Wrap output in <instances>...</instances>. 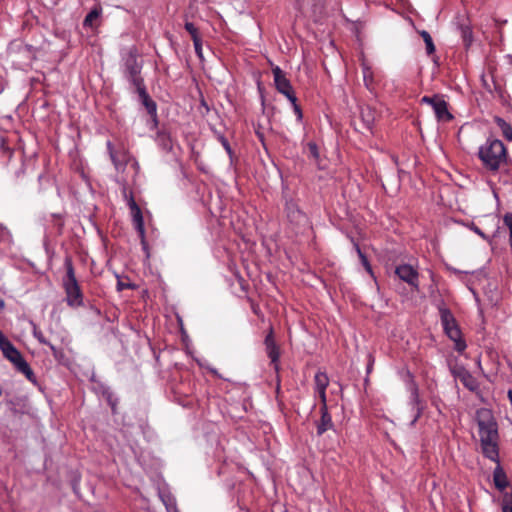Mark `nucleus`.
<instances>
[{
    "mask_svg": "<svg viewBox=\"0 0 512 512\" xmlns=\"http://www.w3.org/2000/svg\"><path fill=\"white\" fill-rule=\"evenodd\" d=\"M493 482L499 491H504L509 486L507 475L500 464L493 471Z\"/></svg>",
    "mask_w": 512,
    "mask_h": 512,
    "instance_id": "6ab92c4d",
    "label": "nucleus"
},
{
    "mask_svg": "<svg viewBox=\"0 0 512 512\" xmlns=\"http://www.w3.org/2000/svg\"><path fill=\"white\" fill-rule=\"evenodd\" d=\"M143 62L139 60L138 50L131 46L122 50L120 59V71L123 78L134 88L138 97L148 94L144 78L141 75Z\"/></svg>",
    "mask_w": 512,
    "mask_h": 512,
    "instance_id": "f03ea898",
    "label": "nucleus"
},
{
    "mask_svg": "<svg viewBox=\"0 0 512 512\" xmlns=\"http://www.w3.org/2000/svg\"><path fill=\"white\" fill-rule=\"evenodd\" d=\"M458 30L465 48L468 49L473 43V32L469 21L466 19L459 23Z\"/></svg>",
    "mask_w": 512,
    "mask_h": 512,
    "instance_id": "aec40b11",
    "label": "nucleus"
},
{
    "mask_svg": "<svg viewBox=\"0 0 512 512\" xmlns=\"http://www.w3.org/2000/svg\"><path fill=\"white\" fill-rule=\"evenodd\" d=\"M360 118L364 127L368 131H372L375 123V111L370 107L362 108L360 111Z\"/></svg>",
    "mask_w": 512,
    "mask_h": 512,
    "instance_id": "5701e85b",
    "label": "nucleus"
},
{
    "mask_svg": "<svg viewBox=\"0 0 512 512\" xmlns=\"http://www.w3.org/2000/svg\"><path fill=\"white\" fill-rule=\"evenodd\" d=\"M33 336L39 341V343L43 345H50V341H48L43 333L34 325L33 328Z\"/></svg>",
    "mask_w": 512,
    "mask_h": 512,
    "instance_id": "e433bc0d",
    "label": "nucleus"
},
{
    "mask_svg": "<svg viewBox=\"0 0 512 512\" xmlns=\"http://www.w3.org/2000/svg\"><path fill=\"white\" fill-rule=\"evenodd\" d=\"M315 392L318 394L320 402H321L320 409H327L328 406H327L326 390H319V391H315Z\"/></svg>",
    "mask_w": 512,
    "mask_h": 512,
    "instance_id": "a19ab883",
    "label": "nucleus"
},
{
    "mask_svg": "<svg viewBox=\"0 0 512 512\" xmlns=\"http://www.w3.org/2000/svg\"><path fill=\"white\" fill-rule=\"evenodd\" d=\"M38 181H39L40 185H42L43 181L49 182V177L45 176L44 174H39Z\"/></svg>",
    "mask_w": 512,
    "mask_h": 512,
    "instance_id": "603ef678",
    "label": "nucleus"
},
{
    "mask_svg": "<svg viewBox=\"0 0 512 512\" xmlns=\"http://www.w3.org/2000/svg\"><path fill=\"white\" fill-rule=\"evenodd\" d=\"M480 442L483 455L491 461L500 464L498 439L483 440Z\"/></svg>",
    "mask_w": 512,
    "mask_h": 512,
    "instance_id": "dca6fc26",
    "label": "nucleus"
},
{
    "mask_svg": "<svg viewBox=\"0 0 512 512\" xmlns=\"http://www.w3.org/2000/svg\"><path fill=\"white\" fill-rule=\"evenodd\" d=\"M165 141H166V140L162 141V144H164V146H165V147H167V146H168V144H167V143H165Z\"/></svg>",
    "mask_w": 512,
    "mask_h": 512,
    "instance_id": "052dcab7",
    "label": "nucleus"
},
{
    "mask_svg": "<svg viewBox=\"0 0 512 512\" xmlns=\"http://www.w3.org/2000/svg\"><path fill=\"white\" fill-rule=\"evenodd\" d=\"M470 229L476 233L477 235H479L482 239L490 242V237L487 236L478 226H476L474 223H472L470 225Z\"/></svg>",
    "mask_w": 512,
    "mask_h": 512,
    "instance_id": "ea45409f",
    "label": "nucleus"
},
{
    "mask_svg": "<svg viewBox=\"0 0 512 512\" xmlns=\"http://www.w3.org/2000/svg\"><path fill=\"white\" fill-rule=\"evenodd\" d=\"M199 110H200V113L203 115L208 114L210 111V108L203 96L201 97V100H200Z\"/></svg>",
    "mask_w": 512,
    "mask_h": 512,
    "instance_id": "79ce46f5",
    "label": "nucleus"
},
{
    "mask_svg": "<svg viewBox=\"0 0 512 512\" xmlns=\"http://www.w3.org/2000/svg\"><path fill=\"white\" fill-rule=\"evenodd\" d=\"M352 242H353V247H354L358 257H360V253H363V252H362L359 244L357 242H355L354 240H352Z\"/></svg>",
    "mask_w": 512,
    "mask_h": 512,
    "instance_id": "3c124183",
    "label": "nucleus"
},
{
    "mask_svg": "<svg viewBox=\"0 0 512 512\" xmlns=\"http://www.w3.org/2000/svg\"><path fill=\"white\" fill-rule=\"evenodd\" d=\"M159 138L162 139L163 141L164 140H169V137L165 134V133H159L158 134Z\"/></svg>",
    "mask_w": 512,
    "mask_h": 512,
    "instance_id": "5fc2aeb1",
    "label": "nucleus"
},
{
    "mask_svg": "<svg viewBox=\"0 0 512 512\" xmlns=\"http://www.w3.org/2000/svg\"><path fill=\"white\" fill-rule=\"evenodd\" d=\"M255 134L262 145L265 146V136L264 133L260 130V125H258V128L255 129Z\"/></svg>",
    "mask_w": 512,
    "mask_h": 512,
    "instance_id": "49530a36",
    "label": "nucleus"
},
{
    "mask_svg": "<svg viewBox=\"0 0 512 512\" xmlns=\"http://www.w3.org/2000/svg\"><path fill=\"white\" fill-rule=\"evenodd\" d=\"M315 391L326 390L329 385V378L326 372L318 371L314 376Z\"/></svg>",
    "mask_w": 512,
    "mask_h": 512,
    "instance_id": "393cba45",
    "label": "nucleus"
},
{
    "mask_svg": "<svg viewBox=\"0 0 512 512\" xmlns=\"http://www.w3.org/2000/svg\"><path fill=\"white\" fill-rule=\"evenodd\" d=\"M102 13V8L100 6H95L84 18L83 26L84 27H93V22L100 17Z\"/></svg>",
    "mask_w": 512,
    "mask_h": 512,
    "instance_id": "bb28decb",
    "label": "nucleus"
},
{
    "mask_svg": "<svg viewBox=\"0 0 512 512\" xmlns=\"http://www.w3.org/2000/svg\"><path fill=\"white\" fill-rule=\"evenodd\" d=\"M193 44H194V49H195V53L196 55L200 58V59H203V52H202V39H195L193 40Z\"/></svg>",
    "mask_w": 512,
    "mask_h": 512,
    "instance_id": "58836bf2",
    "label": "nucleus"
},
{
    "mask_svg": "<svg viewBox=\"0 0 512 512\" xmlns=\"http://www.w3.org/2000/svg\"><path fill=\"white\" fill-rule=\"evenodd\" d=\"M66 274L62 279V286L66 294V303L69 307L77 308L83 306L84 296L76 279L72 257L66 255L64 259Z\"/></svg>",
    "mask_w": 512,
    "mask_h": 512,
    "instance_id": "20e7f679",
    "label": "nucleus"
},
{
    "mask_svg": "<svg viewBox=\"0 0 512 512\" xmlns=\"http://www.w3.org/2000/svg\"><path fill=\"white\" fill-rule=\"evenodd\" d=\"M285 211L287 213V217L290 219H295L297 216L301 215V211L292 199L286 201Z\"/></svg>",
    "mask_w": 512,
    "mask_h": 512,
    "instance_id": "c85d7f7f",
    "label": "nucleus"
},
{
    "mask_svg": "<svg viewBox=\"0 0 512 512\" xmlns=\"http://www.w3.org/2000/svg\"><path fill=\"white\" fill-rule=\"evenodd\" d=\"M161 498H162V501L165 504V506L168 508L170 505V498L168 500H165V498L163 496H161Z\"/></svg>",
    "mask_w": 512,
    "mask_h": 512,
    "instance_id": "6e6d98bb",
    "label": "nucleus"
},
{
    "mask_svg": "<svg viewBox=\"0 0 512 512\" xmlns=\"http://www.w3.org/2000/svg\"><path fill=\"white\" fill-rule=\"evenodd\" d=\"M293 111L296 115L297 121L300 123L303 120V112L299 104H294Z\"/></svg>",
    "mask_w": 512,
    "mask_h": 512,
    "instance_id": "c03bdc74",
    "label": "nucleus"
},
{
    "mask_svg": "<svg viewBox=\"0 0 512 512\" xmlns=\"http://www.w3.org/2000/svg\"><path fill=\"white\" fill-rule=\"evenodd\" d=\"M106 146H107V150H108L109 156L111 158L112 155L115 154L117 150L114 148V146H113L111 141H107Z\"/></svg>",
    "mask_w": 512,
    "mask_h": 512,
    "instance_id": "09e8293b",
    "label": "nucleus"
},
{
    "mask_svg": "<svg viewBox=\"0 0 512 512\" xmlns=\"http://www.w3.org/2000/svg\"><path fill=\"white\" fill-rule=\"evenodd\" d=\"M395 274L398 278L407 283L413 291L418 292L420 289L419 273L416 268L410 264H401L396 266Z\"/></svg>",
    "mask_w": 512,
    "mask_h": 512,
    "instance_id": "9b49d317",
    "label": "nucleus"
},
{
    "mask_svg": "<svg viewBox=\"0 0 512 512\" xmlns=\"http://www.w3.org/2000/svg\"><path fill=\"white\" fill-rule=\"evenodd\" d=\"M371 367H372V363H370V364L367 366V372H368V373L371 371Z\"/></svg>",
    "mask_w": 512,
    "mask_h": 512,
    "instance_id": "4d7b16f0",
    "label": "nucleus"
},
{
    "mask_svg": "<svg viewBox=\"0 0 512 512\" xmlns=\"http://www.w3.org/2000/svg\"><path fill=\"white\" fill-rule=\"evenodd\" d=\"M99 391L102 395V397L106 400L108 405L111 407L112 413H116V408L118 405V398L115 397L114 393L110 389V387L100 384L99 385Z\"/></svg>",
    "mask_w": 512,
    "mask_h": 512,
    "instance_id": "412c9836",
    "label": "nucleus"
},
{
    "mask_svg": "<svg viewBox=\"0 0 512 512\" xmlns=\"http://www.w3.org/2000/svg\"><path fill=\"white\" fill-rule=\"evenodd\" d=\"M404 381L408 391L410 392V404L416 410L414 419L411 422V425H414L422 416L424 412V405L420 399L418 384L415 381L414 375L409 370L405 373Z\"/></svg>",
    "mask_w": 512,
    "mask_h": 512,
    "instance_id": "1a4fd4ad",
    "label": "nucleus"
},
{
    "mask_svg": "<svg viewBox=\"0 0 512 512\" xmlns=\"http://www.w3.org/2000/svg\"><path fill=\"white\" fill-rule=\"evenodd\" d=\"M284 96L289 100L292 107L294 106V104H298L294 90L292 92L286 93Z\"/></svg>",
    "mask_w": 512,
    "mask_h": 512,
    "instance_id": "a18cd8bd",
    "label": "nucleus"
},
{
    "mask_svg": "<svg viewBox=\"0 0 512 512\" xmlns=\"http://www.w3.org/2000/svg\"><path fill=\"white\" fill-rule=\"evenodd\" d=\"M139 101L145 107L148 115L150 116V129L154 130L159 125V118L157 113V103L150 97L149 93L139 97Z\"/></svg>",
    "mask_w": 512,
    "mask_h": 512,
    "instance_id": "2eb2a0df",
    "label": "nucleus"
},
{
    "mask_svg": "<svg viewBox=\"0 0 512 512\" xmlns=\"http://www.w3.org/2000/svg\"><path fill=\"white\" fill-rule=\"evenodd\" d=\"M13 154V149H11L6 144V141L2 138L0 141V158L9 161L12 158Z\"/></svg>",
    "mask_w": 512,
    "mask_h": 512,
    "instance_id": "c756f323",
    "label": "nucleus"
},
{
    "mask_svg": "<svg viewBox=\"0 0 512 512\" xmlns=\"http://www.w3.org/2000/svg\"><path fill=\"white\" fill-rule=\"evenodd\" d=\"M493 121L500 129L504 139L512 142V125L500 116H494Z\"/></svg>",
    "mask_w": 512,
    "mask_h": 512,
    "instance_id": "4be33fe9",
    "label": "nucleus"
},
{
    "mask_svg": "<svg viewBox=\"0 0 512 512\" xmlns=\"http://www.w3.org/2000/svg\"><path fill=\"white\" fill-rule=\"evenodd\" d=\"M2 396V389L0 388V397Z\"/></svg>",
    "mask_w": 512,
    "mask_h": 512,
    "instance_id": "680f3d73",
    "label": "nucleus"
},
{
    "mask_svg": "<svg viewBox=\"0 0 512 512\" xmlns=\"http://www.w3.org/2000/svg\"><path fill=\"white\" fill-rule=\"evenodd\" d=\"M47 346L50 348L55 360H57L58 362H62L65 359V353L62 348L56 347L51 342H50V345H47Z\"/></svg>",
    "mask_w": 512,
    "mask_h": 512,
    "instance_id": "473e14b6",
    "label": "nucleus"
},
{
    "mask_svg": "<svg viewBox=\"0 0 512 512\" xmlns=\"http://www.w3.org/2000/svg\"><path fill=\"white\" fill-rule=\"evenodd\" d=\"M321 418L317 422V435L321 436L323 435L327 430L334 428V423L332 421V417L327 409H320Z\"/></svg>",
    "mask_w": 512,
    "mask_h": 512,
    "instance_id": "f3484780",
    "label": "nucleus"
},
{
    "mask_svg": "<svg viewBox=\"0 0 512 512\" xmlns=\"http://www.w3.org/2000/svg\"><path fill=\"white\" fill-rule=\"evenodd\" d=\"M272 74L275 88L279 93L285 95L286 93L294 90L290 80L286 77V73L279 66H274L272 68Z\"/></svg>",
    "mask_w": 512,
    "mask_h": 512,
    "instance_id": "4468645a",
    "label": "nucleus"
},
{
    "mask_svg": "<svg viewBox=\"0 0 512 512\" xmlns=\"http://www.w3.org/2000/svg\"><path fill=\"white\" fill-rule=\"evenodd\" d=\"M436 308L439 312L441 325L445 335L454 342V349L458 353H463L467 348V344L462 338L461 329L452 311L447 307L443 299L437 301Z\"/></svg>",
    "mask_w": 512,
    "mask_h": 512,
    "instance_id": "7ed1b4c3",
    "label": "nucleus"
},
{
    "mask_svg": "<svg viewBox=\"0 0 512 512\" xmlns=\"http://www.w3.org/2000/svg\"><path fill=\"white\" fill-rule=\"evenodd\" d=\"M117 285H118V290H123L124 288H127V287L130 286V285H126V284H124V283H122L120 281L118 282Z\"/></svg>",
    "mask_w": 512,
    "mask_h": 512,
    "instance_id": "864d4df0",
    "label": "nucleus"
},
{
    "mask_svg": "<svg viewBox=\"0 0 512 512\" xmlns=\"http://www.w3.org/2000/svg\"><path fill=\"white\" fill-rule=\"evenodd\" d=\"M420 102L428 104L433 108L438 121H450L453 119V115L449 112L448 103L443 95L434 94L432 96H423Z\"/></svg>",
    "mask_w": 512,
    "mask_h": 512,
    "instance_id": "9d476101",
    "label": "nucleus"
},
{
    "mask_svg": "<svg viewBox=\"0 0 512 512\" xmlns=\"http://www.w3.org/2000/svg\"><path fill=\"white\" fill-rule=\"evenodd\" d=\"M238 279H239V283H240V286H241V289L243 291H247V288H248V284L246 283V281L243 279V277L241 276H238Z\"/></svg>",
    "mask_w": 512,
    "mask_h": 512,
    "instance_id": "8fccbe9b",
    "label": "nucleus"
},
{
    "mask_svg": "<svg viewBox=\"0 0 512 512\" xmlns=\"http://www.w3.org/2000/svg\"><path fill=\"white\" fill-rule=\"evenodd\" d=\"M505 226L509 229V245L512 248V212H507L503 217Z\"/></svg>",
    "mask_w": 512,
    "mask_h": 512,
    "instance_id": "72a5a7b5",
    "label": "nucleus"
},
{
    "mask_svg": "<svg viewBox=\"0 0 512 512\" xmlns=\"http://www.w3.org/2000/svg\"><path fill=\"white\" fill-rule=\"evenodd\" d=\"M477 156L483 169L492 176L500 174L512 178V159L504 143L496 138H488L479 146Z\"/></svg>",
    "mask_w": 512,
    "mask_h": 512,
    "instance_id": "f257e3e1",
    "label": "nucleus"
},
{
    "mask_svg": "<svg viewBox=\"0 0 512 512\" xmlns=\"http://www.w3.org/2000/svg\"><path fill=\"white\" fill-rule=\"evenodd\" d=\"M494 89H495V92L498 94L499 98L501 100H504V90L501 87V85H499L498 83L494 82Z\"/></svg>",
    "mask_w": 512,
    "mask_h": 512,
    "instance_id": "de8ad7c7",
    "label": "nucleus"
},
{
    "mask_svg": "<svg viewBox=\"0 0 512 512\" xmlns=\"http://www.w3.org/2000/svg\"><path fill=\"white\" fill-rule=\"evenodd\" d=\"M508 57L510 59V64L512 65V55H509Z\"/></svg>",
    "mask_w": 512,
    "mask_h": 512,
    "instance_id": "13d9d810",
    "label": "nucleus"
},
{
    "mask_svg": "<svg viewBox=\"0 0 512 512\" xmlns=\"http://www.w3.org/2000/svg\"><path fill=\"white\" fill-rule=\"evenodd\" d=\"M26 164L25 161L21 159L20 167L14 172L13 180L14 183L18 186H24L26 184Z\"/></svg>",
    "mask_w": 512,
    "mask_h": 512,
    "instance_id": "a878e982",
    "label": "nucleus"
},
{
    "mask_svg": "<svg viewBox=\"0 0 512 512\" xmlns=\"http://www.w3.org/2000/svg\"><path fill=\"white\" fill-rule=\"evenodd\" d=\"M247 301L249 302L250 304V307H251V310L252 312L255 314V315H259L260 314V307L259 305L250 297H247Z\"/></svg>",
    "mask_w": 512,
    "mask_h": 512,
    "instance_id": "37998d69",
    "label": "nucleus"
},
{
    "mask_svg": "<svg viewBox=\"0 0 512 512\" xmlns=\"http://www.w3.org/2000/svg\"><path fill=\"white\" fill-rule=\"evenodd\" d=\"M165 141H166V140L162 141V144H164V146H165V147H167V146H168V144H167V143H165Z\"/></svg>",
    "mask_w": 512,
    "mask_h": 512,
    "instance_id": "bf43d9fd",
    "label": "nucleus"
},
{
    "mask_svg": "<svg viewBox=\"0 0 512 512\" xmlns=\"http://www.w3.org/2000/svg\"><path fill=\"white\" fill-rule=\"evenodd\" d=\"M7 53L19 66H30L36 60L37 48L22 41L14 40L9 44Z\"/></svg>",
    "mask_w": 512,
    "mask_h": 512,
    "instance_id": "423d86ee",
    "label": "nucleus"
},
{
    "mask_svg": "<svg viewBox=\"0 0 512 512\" xmlns=\"http://www.w3.org/2000/svg\"><path fill=\"white\" fill-rule=\"evenodd\" d=\"M360 262L361 264L363 265V267L365 268V270L372 276L374 277V273H373V270H372V267H371V264L367 258V256L364 254V253H360Z\"/></svg>",
    "mask_w": 512,
    "mask_h": 512,
    "instance_id": "c9c22d12",
    "label": "nucleus"
},
{
    "mask_svg": "<svg viewBox=\"0 0 512 512\" xmlns=\"http://www.w3.org/2000/svg\"><path fill=\"white\" fill-rule=\"evenodd\" d=\"M307 148L309 151L308 157L313 159L315 162H319L320 154H319V149H318L317 144L315 142H309L307 144Z\"/></svg>",
    "mask_w": 512,
    "mask_h": 512,
    "instance_id": "2f4dec72",
    "label": "nucleus"
},
{
    "mask_svg": "<svg viewBox=\"0 0 512 512\" xmlns=\"http://www.w3.org/2000/svg\"><path fill=\"white\" fill-rule=\"evenodd\" d=\"M214 135H215L216 139L221 143V145L225 149L226 153L228 154L230 160L232 161L234 158V151H233L228 139L222 133H220L216 130L214 131Z\"/></svg>",
    "mask_w": 512,
    "mask_h": 512,
    "instance_id": "cd10ccee",
    "label": "nucleus"
},
{
    "mask_svg": "<svg viewBox=\"0 0 512 512\" xmlns=\"http://www.w3.org/2000/svg\"><path fill=\"white\" fill-rule=\"evenodd\" d=\"M53 217V225L58 228L59 231L62 230L64 226V219L61 214H52Z\"/></svg>",
    "mask_w": 512,
    "mask_h": 512,
    "instance_id": "4c0bfd02",
    "label": "nucleus"
},
{
    "mask_svg": "<svg viewBox=\"0 0 512 512\" xmlns=\"http://www.w3.org/2000/svg\"><path fill=\"white\" fill-rule=\"evenodd\" d=\"M124 197L127 200V205L130 209L132 222H133L134 228L137 231L138 236L140 238L142 248H143V250L147 251L148 244H147L146 236H145V226H144V218H143L142 211H141L139 205L136 203L132 192L127 194L126 191H124Z\"/></svg>",
    "mask_w": 512,
    "mask_h": 512,
    "instance_id": "6e6552de",
    "label": "nucleus"
},
{
    "mask_svg": "<svg viewBox=\"0 0 512 512\" xmlns=\"http://www.w3.org/2000/svg\"><path fill=\"white\" fill-rule=\"evenodd\" d=\"M450 372L469 391L474 392L479 388L477 379L464 366L456 365L450 369Z\"/></svg>",
    "mask_w": 512,
    "mask_h": 512,
    "instance_id": "ddd939ff",
    "label": "nucleus"
},
{
    "mask_svg": "<svg viewBox=\"0 0 512 512\" xmlns=\"http://www.w3.org/2000/svg\"><path fill=\"white\" fill-rule=\"evenodd\" d=\"M0 350L3 356L14 365L18 372L25 375V377L31 383H37V377L28 362L23 358L21 352L14 346V344L4 335L1 330Z\"/></svg>",
    "mask_w": 512,
    "mask_h": 512,
    "instance_id": "39448f33",
    "label": "nucleus"
},
{
    "mask_svg": "<svg viewBox=\"0 0 512 512\" xmlns=\"http://www.w3.org/2000/svg\"><path fill=\"white\" fill-rule=\"evenodd\" d=\"M361 66H362L364 85L369 91L373 92L375 90V81H374L373 71H372L371 67L365 62H363Z\"/></svg>",
    "mask_w": 512,
    "mask_h": 512,
    "instance_id": "b1692460",
    "label": "nucleus"
},
{
    "mask_svg": "<svg viewBox=\"0 0 512 512\" xmlns=\"http://www.w3.org/2000/svg\"><path fill=\"white\" fill-rule=\"evenodd\" d=\"M476 421L480 441L498 439V425L490 410L484 408L477 410Z\"/></svg>",
    "mask_w": 512,
    "mask_h": 512,
    "instance_id": "0eeeda50",
    "label": "nucleus"
},
{
    "mask_svg": "<svg viewBox=\"0 0 512 512\" xmlns=\"http://www.w3.org/2000/svg\"><path fill=\"white\" fill-rule=\"evenodd\" d=\"M421 36L425 42L426 52L428 55H431L435 52V45L433 43L431 35L427 31H422Z\"/></svg>",
    "mask_w": 512,
    "mask_h": 512,
    "instance_id": "7c9ffc66",
    "label": "nucleus"
},
{
    "mask_svg": "<svg viewBox=\"0 0 512 512\" xmlns=\"http://www.w3.org/2000/svg\"><path fill=\"white\" fill-rule=\"evenodd\" d=\"M265 352L270 359L271 365L276 372L279 371V360H280V347L277 345L274 338L273 328L270 327L268 334L264 339Z\"/></svg>",
    "mask_w": 512,
    "mask_h": 512,
    "instance_id": "f8f14e48",
    "label": "nucleus"
},
{
    "mask_svg": "<svg viewBox=\"0 0 512 512\" xmlns=\"http://www.w3.org/2000/svg\"><path fill=\"white\" fill-rule=\"evenodd\" d=\"M116 170L123 171L130 160V154L124 148H120L110 158Z\"/></svg>",
    "mask_w": 512,
    "mask_h": 512,
    "instance_id": "a211bd4d",
    "label": "nucleus"
},
{
    "mask_svg": "<svg viewBox=\"0 0 512 512\" xmlns=\"http://www.w3.org/2000/svg\"><path fill=\"white\" fill-rule=\"evenodd\" d=\"M184 28L191 35L192 40L201 38L198 29L192 22H186Z\"/></svg>",
    "mask_w": 512,
    "mask_h": 512,
    "instance_id": "f704fd0d",
    "label": "nucleus"
}]
</instances>
